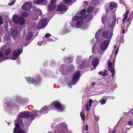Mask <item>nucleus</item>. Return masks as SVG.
I'll use <instances>...</instances> for the list:
<instances>
[{"mask_svg":"<svg viewBox=\"0 0 133 133\" xmlns=\"http://www.w3.org/2000/svg\"><path fill=\"white\" fill-rule=\"evenodd\" d=\"M85 130L86 131L88 130V126L87 124H86L84 125L82 131H83V130Z\"/></svg>","mask_w":133,"mask_h":133,"instance_id":"42","label":"nucleus"},{"mask_svg":"<svg viewBox=\"0 0 133 133\" xmlns=\"http://www.w3.org/2000/svg\"><path fill=\"white\" fill-rule=\"evenodd\" d=\"M127 123L128 125H131L133 124V122L131 121H130L127 122Z\"/></svg>","mask_w":133,"mask_h":133,"instance_id":"49","label":"nucleus"},{"mask_svg":"<svg viewBox=\"0 0 133 133\" xmlns=\"http://www.w3.org/2000/svg\"><path fill=\"white\" fill-rule=\"evenodd\" d=\"M21 19L19 20V22L17 23H19L21 25H23L25 24V21L23 18L21 17H20Z\"/></svg>","mask_w":133,"mask_h":133,"instance_id":"29","label":"nucleus"},{"mask_svg":"<svg viewBox=\"0 0 133 133\" xmlns=\"http://www.w3.org/2000/svg\"><path fill=\"white\" fill-rule=\"evenodd\" d=\"M33 33L31 32H29L25 38V41L27 45L29 44L32 41L31 39L33 36Z\"/></svg>","mask_w":133,"mask_h":133,"instance_id":"8","label":"nucleus"},{"mask_svg":"<svg viewBox=\"0 0 133 133\" xmlns=\"http://www.w3.org/2000/svg\"><path fill=\"white\" fill-rule=\"evenodd\" d=\"M74 67L72 65H69L67 66L66 70L68 72H71L74 69Z\"/></svg>","mask_w":133,"mask_h":133,"instance_id":"27","label":"nucleus"},{"mask_svg":"<svg viewBox=\"0 0 133 133\" xmlns=\"http://www.w3.org/2000/svg\"><path fill=\"white\" fill-rule=\"evenodd\" d=\"M83 19H81L79 21L77 22L75 26L76 28H79L83 22Z\"/></svg>","mask_w":133,"mask_h":133,"instance_id":"26","label":"nucleus"},{"mask_svg":"<svg viewBox=\"0 0 133 133\" xmlns=\"http://www.w3.org/2000/svg\"><path fill=\"white\" fill-rule=\"evenodd\" d=\"M11 50L10 49L8 48L6 50L5 52V55H9L10 53Z\"/></svg>","mask_w":133,"mask_h":133,"instance_id":"35","label":"nucleus"},{"mask_svg":"<svg viewBox=\"0 0 133 133\" xmlns=\"http://www.w3.org/2000/svg\"><path fill=\"white\" fill-rule=\"evenodd\" d=\"M26 80L28 83H32L34 82L35 79L34 78L31 77H27L26 78Z\"/></svg>","mask_w":133,"mask_h":133,"instance_id":"24","label":"nucleus"},{"mask_svg":"<svg viewBox=\"0 0 133 133\" xmlns=\"http://www.w3.org/2000/svg\"><path fill=\"white\" fill-rule=\"evenodd\" d=\"M94 8L92 6H90L89 8L87 10V12L88 13H90L92 10H93Z\"/></svg>","mask_w":133,"mask_h":133,"instance_id":"40","label":"nucleus"},{"mask_svg":"<svg viewBox=\"0 0 133 133\" xmlns=\"http://www.w3.org/2000/svg\"><path fill=\"white\" fill-rule=\"evenodd\" d=\"M72 0H64V2L65 4L70 3Z\"/></svg>","mask_w":133,"mask_h":133,"instance_id":"47","label":"nucleus"},{"mask_svg":"<svg viewBox=\"0 0 133 133\" xmlns=\"http://www.w3.org/2000/svg\"><path fill=\"white\" fill-rule=\"evenodd\" d=\"M4 38L6 40H7L10 39V37L9 35H8L7 36H5Z\"/></svg>","mask_w":133,"mask_h":133,"instance_id":"51","label":"nucleus"},{"mask_svg":"<svg viewBox=\"0 0 133 133\" xmlns=\"http://www.w3.org/2000/svg\"><path fill=\"white\" fill-rule=\"evenodd\" d=\"M93 101L91 99H90L89 101V103H88V106L91 107L92 103Z\"/></svg>","mask_w":133,"mask_h":133,"instance_id":"45","label":"nucleus"},{"mask_svg":"<svg viewBox=\"0 0 133 133\" xmlns=\"http://www.w3.org/2000/svg\"><path fill=\"white\" fill-rule=\"evenodd\" d=\"M110 40H105L101 43L100 47L102 51L105 50L108 48L110 43Z\"/></svg>","mask_w":133,"mask_h":133,"instance_id":"5","label":"nucleus"},{"mask_svg":"<svg viewBox=\"0 0 133 133\" xmlns=\"http://www.w3.org/2000/svg\"><path fill=\"white\" fill-rule=\"evenodd\" d=\"M113 30H106L104 31L102 33V36L104 38H111L113 35Z\"/></svg>","mask_w":133,"mask_h":133,"instance_id":"6","label":"nucleus"},{"mask_svg":"<svg viewBox=\"0 0 133 133\" xmlns=\"http://www.w3.org/2000/svg\"><path fill=\"white\" fill-rule=\"evenodd\" d=\"M108 70L110 72L112 76L113 77L115 73L114 67V66L112 67V63L109 60L108 61Z\"/></svg>","mask_w":133,"mask_h":133,"instance_id":"7","label":"nucleus"},{"mask_svg":"<svg viewBox=\"0 0 133 133\" xmlns=\"http://www.w3.org/2000/svg\"><path fill=\"white\" fill-rule=\"evenodd\" d=\"M31 114L30 112L28 111L25 112V111H23L20 113L19 114V117L17 118V121L19 119L22 120V118H28Z\"/></svg>","mask_w":133,"mask_h":133,"instance_id":"4","label":"nucleus"},{"mask_svg":"<svg viewBox=\"0 0 133 133\" xmlns=\"http://www.w3.org/2000/svg\"><path fill=\"white\" fill-rule=\"evenodd\" d=\"M79 68L81 69H84V62H83L82 64H80L79 65Z\"/></svg>","mask_w":133,"mask_h":133,"instance_id":"41","label":"nucleus"},{"mask_svg":"<svg viewBox=\"0 0 133 133\" xmlns=\"http://www.w3.org/2000/svg\"><path fill=\"white\" fill-rule=\"evenodd\" d=\"M99 62V61L97 58H95L92 60V64L95 67L94 68H95L97 65L98 64Z\"/></svg>","mask_w":133,"mask_h":133,"instance_id":"19","label":"nucleus"},{"mask_svg":"<svg viewBox=\"0 0 133 133\" xmlns=\"http://www.w3.org/2000/svg\"><path fill=\"white\" fill-rule=\"evenodd\" d=\"M95 83L93 82H92L91 83V85H92L93 86L95 85Z\"/></svg>","mask_w":133,"mask_h":133,"instance_id":"63","label":"nucleus"},{"mask_svg":"<svg viewBox=\"0 0 133 133\" xmlns=\"http://www.w3.org/2000/svg\"><path fill=\"white\" fill-rule=\"evenodd\" d=\"M73 61V59L71 57H70L67 58H65L64 60L65 63H70Z\"/></svg>","mask_w":133,"mask_h":133,"instance_id":"28","label":"nucleus"},{"mask_svg":"<svg viewBox=\"0 0 133 133\" xmlns=\"http://www.w3.org/2000/svg\"><path fill=\"white\" fill-rule=\"evenodd\" d=\"M129 11H127L125 12V14L124 15V19H127V18L128 17V14H129Z\"/></svg>","mask_w":133,"mask_h":133,"instance_id":"43","label":"nucleus"},{"mask_svg":"<svg viewBox=\"0 0 133 133\" xmlns=\"http://www.w3.org/2000/svg\"><path fill=\"white\" fill-rule=\"evenodd\" d=\"M51 35L49 33L46 34L45 35V37L46 38H48L51 36Z\"/></svg>","mask_w":133,"mask_h":133,"instance_id":"53","label":"nucleus"},{"mask_svg":"<svg viewBox=\"0 0 133 133\" xmlns=\"http://www.w3.org/2000/svg\"><path fill=\"white\" fill-rule=\"evenodd\" d=\"M36 2L34 1V3L38 4H42L43 5H46L47 3V0H36Z\"/></svg>","mask_w":133,"mask_h":133,"instance_id":"14","label":"nucleus"},{"mask_svg":"<svg viewBox=\"0 0 133 133\" xmlns=\"http://www.w3.org/2000/svg\"><path fill=\"white\" fill-rule=\"evenodd\" d=\"M118 51V48H117L116 49V51H115V54L116 55L117 54Z\"/></svg>","mask_w":133,"mask_h":133,"instance_id":"58","label":"nucleus"},{"mask_svg":"<svg viewBox=\"0 0 133 133\" xmlns=\"http://www.w3.org/2000/svg\"><path fill=\"white\" fill-rule=\"evenodd\" d=\"M124 19V18L122 20V22L123 24H125L124 21L127 19Z\"/></svg>","mask_w":133,"mask_h":133,"instance_id":"60","label":"nucleus"},{"mask_svg":"<svg viewBox=\"0 0 133 133\" xmlns=\"http://www.w3.org/2000/svg\"><path fill=\"white\" fill-rule=\"evenodd\" d=\"M117 6V4L114 2H111L109 5V8L111 10H112Z\"/></svg>","mask_w":133,"mask_h":133,"instance_id":"18","label":"nucleus"},{"mask_svg":"<svg viewBox=\"0 0 133 133\" xmlns=\"http://www.w3.org/2000/svg\"><path fill=\"white\" fill-rule=\"evenodd\" d=\"M80 116L82 120L83 121H84L85 120V115L84 114H83L82 112H80Z\"/></svg>","mask_w":133,"mask_h":133,"instance_id":"38","label":"nucleus"},{"mask_svg":"<svg viewBox=\"0 0 133 133\" xmlns=\"http://www.w3.org/2000/svg\"><path fill=\"white\" fill-rule=\"evenodd\" d=\"M98 74L102 76H105L107 75V74L105 72H103L100 71L98 73Z\"/></svg>","mask_w":133,"mask_h":133,"instance_id":"39","label":"nucleus"},{"mask_svg":"<svg viewBox=\"0 0 133 133\" xmlns=\"http://www.w3.org/2000/svg\"><path fill=\"white\" fill-rule=\"evenodd\" d=\"M86 12V10L85 9H84L79 12V15L82 19H84L86 18V14H85V13Z\"/></svg>","mask_w":133,"mask_h":133,"instance_id":"16","label":"nucleus"},{"mask_svg":"<svg viewBox=\"0 0 133 133\" xmlns=\"http://www.w3.org/2000/svg\"><path fill=\"white\" fill-rule=\"evenodd\" d=\"M116 131V130L115 129H114V130L112 131L111 133H115Z\"/></svg>","mask_w":133,"mask_h":133,"instance_id":"62","label":"nucleus"},{"mask_svg":"<svg viewBox=\"0 0 133 133\" xmlns=\"http://www.w3.org/2000/svg\"><path fill=\"white\" fill-rule=\"evenodd\" d=\"M90 108V107L88 106V103H87L86 105V107L85 108V110L87 111H88L89 110Z\"/></svg>","mask_w":133,"mask_h":133,"instance_id":"48","label":"nucleus"},{"mask_svg":"<svg viewBox=\"0 0 133 133\" xmlns=\"http://www.w3.org/2000/svg\"><path fill=\"white\" fill-rule=\"evenodd\" d=\"M38 18V16L37 15H35L33 16L32 19L36 21L37 20Z\"/></svg>","mask_w":133,"mask_h":133,"instance_id":"44","label":"nucleus"},{"mask_svg":"<svg viewBox=\"0 0 133 133\" xmlns=\"http://www.w3.org/2000/svg\"><path fill=\"white\" fill-rule=\"evenodd\" d=\"M29 117L28 118V120L30 121V123H31L32 121L34 120L35 116L32 114H31Z\"/></svg>","mask_w":133,"mask_h":133,"instance_id":"30","label":"nucleus"},{"mask_svg":"<svg viewBox=\"0 0 133 133\" xmlns=\"http://www.w3.org/2000/svg\"><path fill=\"white\" fill-rule=\"evenodd\" d=\"M18 31L16 30H13L11 32V34L14 36H16L18 33Z\"/></svg>","mask_w":133,"mask_h":133,"instance_id":"32","label":"nucleus"},{"mask_svg":"<svg viewBox=\"0 0 133 133\" xmlns=\"http://www.w3.org/2000/svg\"><path fill=\"white\" fill-rule=\"evenodd\" d=\"M108 21H107V24L108 26V27L111 28H113L114 27L115 23L116 21V17H114L113 18V21L112 23H111L110 21L111 20V18H107Z\"/></svg>","mask_w":133,"mask_h":133,"instance_id":"11","label":"nucleus"},{"mask_svg":"<svg viewBox=\"0 0 133 133\" xmlns=\"http://www.w3.org/2000/svg\"><path fill=\"white\" fill-rule=\"evenodd\" d=\"M54 107L58 111H62L65 108L64 106L62 105L59 102L55 103L54 104Z\"/></svg>","mask_w":133,"mask_h":133,"instance_id":"9","label":"nucleus"},{"mask_svg":"<svg viewBox=\"0 0 133 133\" xmlns=\"http://www.w3.org/2000/svg\"><path fill=\"white\" fill-rule=\"evenodd\" d=\"M80 74V72L79 71H77L75 73L73 76L72 81H76L79 79Z\"/></svg>","mask_w":133,"mask_h":133,"instance_id":"13","label":"nucleus"},{"mask_svg":"<svg viewBox=\"0 0 133 133\" xmlns=\"http://www.w3.org/2000/svg\"><path fill=\"white\" fill-rule=\"evenodd\" d=\"M38 14L39 15L41 16L42 15V12L41 10H39L38 12H37Z\"/></svg>","mask_w":133,"mask_h":133,"instance_id":"56","label":"nucleus"},{"mask_svg":"<svg viewBox=\"0 0 133 133\" xmlns=\"http://www.w3.org/2000/svg\"><path fill=\"white\" fill-rule=\"evenodd\" d=\"M56 5L55 4L50 3L48 5V8L49 10L51 11L54 10L55 8Z\"/></svg>","mask_w":133,"mask_h":133,"instance_id":"21","label":"nucleus"},{"mask_svg":"<svg viewBox=\"0 0 133 133\" xmlns=\"http://www.w3.org/2000/svg\"><path fill=\"white\" fill-rule=\"evenodd\" d=\"M68 9L64 3L61 2L58 4L56 11H58L59 13L63 14V13L62 12L63 11V12H64L67 10Z\"/></svg>","mask_w":133,"mask_h":133,"instance_id":"1","label":"nucleus"},{"mask_svg":"<svg viewBox=\"0 0 133 133\" xmlns=\"http://www.w3.org/2000/svg\"><path fill=\"white\" fill-rule=\"evenodd\" d=\"M34 10L36 12H38V11L40 10L39 9H36V8H34Z\"/></svg>","mask_w":133,"mask_h":133,"instance_id":"59","label":"nucleus"},{"mask_svg":"<svg viewBox=\"0 0 133 133\" xmlns=\"http://www.w3.org/2000/svg\"><path fill=\"white\" fill-rule=\"evenodd\" d=\"M22 15L23 17L26 18L28 16V14L27 12L24 11L22 12Z\"/></svg>","mask_w":133,"mask_h":133,"instance_id":"36","label":"nucleus"},{"mask_svg":"<svg viewBox=\"0 0 133 133\" xmlns=\"http://www.w3.org/2000/svg\"><path fill=\"white\" fill-rule=\"evenodd\" d=\"M107 18V16L105 15H103L102 18V22L104 24V23L106 21Z\"/></svg>","mask_w":133,"mask_h":133,"instance_id":"33","label":"nucleus"},{"mask_svg":"<svg viewBox=\"0 0 133 133\" xmlns=\"http://www.w3.org/2000/svg\"><path fill=\"white\" fill-rule=\"evenodd\" d=\"M3 23V20L2 17L0 15V25H1Z\"/></svg>","mask_w":133,"mask_h":133,"instance_id":"50","label":"nucleus"},{"mask_svg":"<svg viewBox=\"0 0 133 133\" xmlns=\"http://www.w3.org/2000/svg\"><path fill=\"white\" fill-rule=\"evenodd\" d=\"M20 124L18 122L15 124V128H14V133H27L23 129H20Z\"/></svg>","mask_w":133,"mask_h":133,"instance_id":"2","label":"nucleus"},{"mask_svg":"<svg viewBox=\"0 0 133 133\" xmlns=\"http://www.w3.org/2000/svg\"><path fill=\"white\" fill-rule=\"evenodd\" d=\"M131 21V19L130 18H128L127 20V22H129V24H130V22Z\"/></svg>","mask_w":133,"mask_h":133,"instance_id":"57","label":"nucleus"},{"mask_svg":"<svg viewBox=\"0 0 133 133\" xmlns=\"http://www.w3.org/2000/svg\"><path fill=\"white\" fill-rule=\"evenodd\" d=\"M17 122L20 124H21L24 130H28V127H29L30 123L26 121V120L23 121L21 119H19L17 121Z\"/></svg>","mask_w":133,"mask_h":133,"instance_id":"3","label":"nucleus"},{"mask_svg":"<svg viewBox=\"0 0 133 133\" xmlns=\"http://www.w3.org/2000/svg\"><path fill=\"white\" fill-rule=\"evenodd\" d=\"M10 2H9L8 4L9 6H10L13 5L15 3V0H9Z\"/></svg>","mask_w":133,"mask_h":133,"instance_id":"37","label":"nucleus"},{"mask_svg":"<svg viewBox=\"0 0 133 133\" xmlns=\"http://www.w3.org/2000/svg\"><path fill=\"white\" fill-rule=\"evenodd\" d=\"M122 33L123 34H124L125 33V29H123L122 31Z\"/></svg>","mask_w":133,"mask_h":133,"instance_id":"64","label":"nucleus"},{"mask_svg":"<svg viewBox=\"0 0 133 133\" xmlns=\"http://www.w3.org/2000/svg\"><path fill=\"white\" fill-rule=\"evenodd\" d=\"M96 45L95 44H94L92 46V51L93 52H94V51L95 49V47Z\"/></svg>","mask_w":133,"mask_h":133,"instance_id":"52","label":"nucleus"},{"mask_svg":"<svg viewBox=\"0 0 133 133\" xmlns=\"http://www.w3.org/2000/svg\"><path fill=\"white\" fill-rule=\"evenodd\" d=\"M60 133H65L64 131L63 130H61L60 131Z\"/></svg>","mask_w":133,"mask_h":133,"instance_id":"61","label":"nucleus"},{"mask_svg":"<svg viewBox=\"0 0 133 133\" xmlns=\"http://www.w3.org/2000/svg\"><path fill=\"white\" fill-rule=\"evenodd\" d=\"M93 16L92 14H88V15H86V18H87L88 19H91L93 18Z\"/></svg>","mask_w":133,"mask_h":133,"instance_id":"31","label":"nucleus"},{"mask_svg":"<svg viewBox=\"0 0 133 133\" xmlns=\"http://www.w3.org/2000/svg\"><path fill=\"white\" fill-rule=\"evenodd\" d=\"M49 110L48 107L47 106H44L41 109L40 112V114H44L47 113L48 111Z\"/></svg>","mask_w":133,"mask_h":133,"instance_id":"15","label":"nucleus"},{"mask_svg":"<svg viewBox=\"0 0 133 133\" xmlns=\"http://www.w3.org/2000/svg\"><path fill=\"white\" fill-rule=\"evenodd\" d=\"M22 52H21L20 50L19 49H18L14 50L13 53V56L17 58L21 54Z\"/></svg>","mask_w":133,"mask_h":133,"instance_id":"17","label":"nucleus"},{"mask_svg":"<svg viewBox=\"0 0 133 133\" xmlns=\"http://www.w3.org/2000/svg\"><path fill=\"white\" fill-rule=\"evenodd\" d=\"M32 6V4L30 3L27 2L25 3L24 5L22 6L21 8L23 10H29Z\"/></svg>","mask_w":133,"mask_h":133,"instance_id":"10","label":"nucleus"},{"mask_svg":"<svg viewBox=\"0 0 133 133\" xmlns=\"http://www.w3.org/2000/svg\"><path fill=\"white\" fill-rule=\"evenodd\" d=\"M46 20L45 19H41L39 23V26L40 29L44 28L47 25Z\"/></svg>","mask_w":133,"mask_h":133,"instance_id":"12","label":"nucleus"},{"mask_svg":"<svg viewBox=\"0 0 133 133\" xmlns=\"http://www.w3.org/2000/svg\"><path fill=\"white\" fill-rule=\"evenodd\" d=\"M89 66V65L88 63H87L84 64V69L87 68H88Z\"/></svg>","mask_w":133,"mask_h":133,"instance_id":"55","label":"nucleus"},{"mask_svg":"<svg viewBox=\"0 0 133 133\" xmlns=\"http://www.w3.org/2000/svg\"><path fill=\"white\" fill-rule=\"evenodd\" d=\"M57 0H51L50 3L53 4H55V3L56 2Z\"/></svg>","mask_w":133,"mask_h":133,"instance_id":"54","label":"nucleus"},{"mask_svg":"<svg viewBox=\"0 0 133 133\" xmlns=\"http://www.w3.org/2000/svg\"><path fill=\"white\" fill-rule=\"evenodd\" d=\"M34 79L35 81L34 82L35 85H37L39 84L41 81V77L38 75L36 76Z\"/></svg>","mask_w":133,"mask_h":133,"instance_id":"20","label":"nucleus"},{"mask_svg":"<svg viewBox=\"0 0 133 133\" xmlns=\"http://www.w3.org/2000/svg\"><path fill=\"white\" fill-rule=\"evenodd\" d=\"M32 114L35 116H38L41 115L40 112L38 111L33 110L31 111Z\"/></svg>","mask_w":133,"mask_h":133,"instance_id":"23","label":"nucleus"},{"mask_svg":"<svg viewBox=\"0 0 133 133\" xmlns=\"http://www.w3.org/2000/svg\"><path fill=\"white\" fill-rule=\"evenodd\" d=\"M100 103L102 104H104L106 102L105 100L104 99H103L100 100L99 101Z\"/></svg>","mask_w":133,"mask_h":133,"instance_id":"46","label":"nucleus"},{"mask_svg":"<svg viewBox=\"0 0 133 133\" xmlns=\"http://www.w3.org/2000/svg\"><path fill=\"white\" fill-rule=\"evenodd\" d=\"M21 19L20 17H18L16 15L13 16L12 18V20L13 21L16 23H17L19 22V20Z\"/></svg>","mask_w":133,"mask_h":133,"instance_id":"22","label":"nucleus"},{"mask_svg":"<svg viewBox=\"0 0 133 133\" xmlns=\"http://www.w3.org/2000/svg\"><path fill=\"white\" fill-rule=\"evenodd\" d=\"M8 59L7 57L4 56V54L1 51H0V62L4 59Z\"/></svg>","mask_w":133,"mask_h":133,"instance_id":"25","label":"nucleus"},{"mask_svg":"<svg viewBox=\"0 0 133 133\" xmlns=\"http://www.w3.org/2000/svg\"><path fill=\"white\" fill-rule=\"evenodd\" d=\"M80 19H82L81 16H75L73 18V20L75 21H77Z\"/></svg>","mask_w":133,"mask_h":133,"instance_id":"34","label":"nucleus"}]
</instances>
